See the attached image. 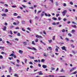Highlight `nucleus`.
<instances>
[{
    "instance_id": "1",
    "label": "nucleus",
    "mask_w": 77,
    "mask_h": 77,
    "mask_svg": "<svg viewBox=\"0 0 77 77\" xmlns=\"http://www.w3.org/2000/svg\"><path fill=\"white\" fill-rule=\"evenodd\" d=\"M61 49H62V50H65L66 51L67 50H66V49L65 48V47L63 46L61 47Z\"/></svg>"
},
{
    "instance_id": "2",
    "label": "nucleus",
    "mask_w": 77,
    "mask_h": 77,
    "mask_svg": "<svg viewBox=\"0 0 77 77\" xmlns=\"http://www.w3.org/2000/svg\"><path fill=\"white\" fill-rule=\"evenodd\" d=\"M35 37H36V38H42V37L41 35H37L35 36Z\"/></svg>"
},
{
    "instance_id": "3",
    "label": "nucleus",
    "mask_w": 77,
    "mask_h": 77,
    "mask_svg": "<svg viewBox=\"0 0 77 77\" xmlns=\"http://www.w3.org/2000/svg\"><path fill=\"white\" fill-rule=\"evenodd\" d=\"M45 15L46 17H51V15H50L49 14H47L46 13H45Z\"/></svg>"
},
{
    "instance_id": "4",
    "label": "nucleus",
    "mask_w": 77,
    "mask_h": 77,
    "mask_svg": "<svg viewBox=\"0 0 77 77\" xmlns=\"http://www.w3.org/2000/svg\"><path fill=\"white\" fill-rule=\"evenodd\" d=\"M76 69V67H74L71 69L70 70V72H72V71H74V69Z\"/></svg>"
},
{
    "instance_id": "5",
    "label": "nucleus",
    "mask_w": 77,
    "mask_h": 77,
    "mask_svg": "<svg viewBox=\"0 0 77 77\" xmlns=\"http://www.w3.org/2000/svg\"><path fill=\"white\" fill-rule=\"evenodd\" d=\"M59 49V47L58 46H56V48L55 49V51L57 52L58 51V49Z\"/></svg>"
},
{
    "instance_id": "6",
    "label": "nucleus",
    "mask_w": 77,
    "mask_h": 77,
    "mask_svg": "<svg viewBox=\"0 0 77 77\" xmlns=\"http://www.w3.org/2000/svg\"><path fill=\"white\" fill-rule=\"evenodd\" d=\"M3 30L4 31H6V26H4V28H2Z\"/></svg>"
},
{
    "instance_id": "7",
    "label": "nucleus",
    "mask_w": 77,
    "mask_h": 77,
    "mask_svg": "<svg viewBox=\"0 0 77 77\" xmlns=\"http://www.w3.org/2000/svg\"><path fill=\"white\" fill-rule=\"evenodd\" d=\"M19 53H20V54H23V51L21 50H19Z\"/></svg>"
},
{
    "instance_id": "8",
    "label": "nucleus",
    "mask_w": 77,
    "mask_h": 77,
    "mask_svg": "<svg viewBox=\"0 0 77 77\" xmlns=\"http://www.w3.org/2000/svg\"><path fill=\"white\" fill-rule=\"evenodd\" d=\"M42 67H43V68H46L47 67V65H42Z\"/></svg>"
},
{
    "instance_id": "9",
    "label": "nucleus",
    "mask_w": 77,
    "mask_h": 77,
    "mask_svg": "<svg viewBox=\"0 0 77 77\" xmlns=\"http://www.w3.org/2000/svg\"><path fill=\"white\" fill-rule=\"evenodd\" d=\"M52 19L54 20L55 21H56V20H57V18H55L54 17H52Z\"/></svg>"
},
{
    "instance_id": "10",
    "label": "nucleus",
    "mask_w": 77,
    "mask_h": 77,
    "mask_svg": "<svg viewBox=\"0 0 77 77\" xmlns=\"http://www.w3.org/2000/svg\"><path fill=\"white\" fill-rule=\"evenodd\" d=\"M45 13V12L44 11H43L42 13L41 14V16H42H42H44Z\"/></svg>"
},
{
    "instance_id": "11",
    "label": "nucleus",
    "mask_w": 77,
    "mask_h": 77,
    "mask_svg": "<svg viewBox=\"0 0 77 77\" xmlns=\"http://www.w3.org/2000/svg\"><path fill=\"white\" fill-rule=\"evenodd\" d=\"M39 73V75H43V73H42V72L40 71L38 72Z\"/></svg>"
},
{
    "instance_id": "12",
    "label": "nucleus",
    "mask_w": 77,
    "mask_h": 77,
    "mask_svg": "<svg viewBox=\"0 0 77 77\" xmlns=\"http://www.w3.org/2000/svg\"><path fill=\"white\" fill-rule=\"evenodd\" d=\"M48 41L49 43L51 44L52 42V40L51 39L50 40H48Z\"/></svg>"
},
{
    "instance_id": "13",
    "label": "nucleus",
    "mask_w": 77,
    "mask_h": 77,
    "mask_svg": "<svg viewBox=\"0 0 77 77\" xmlns=\"http://www.w3.org/2000/svg\"><path fill=\"white\" fill-rule=\"evenodd\" d=\"M11 71H12V67H10L9 71V72H11Z\"/></svg>"
},
{
    "instance_id": "14",
    "label": "nucleus",
    "mask_w": 77,
    "mask_h": 77,
    "mask_svg": "<svg viewBox=\"0 0 77 77\" xmlns=\"http://www.w3.org/2000/svg\"><path fill=\"white\" fill-rule=\"evenodd\" d=\"M31 50H32L36 51V48H35L34 47L32 48Z\"/></svg>"
},
{
    "instance_id": "15",
    "label": "nucleus",
    "mask_w": 77,
    "mask_h": 77,
    "mask_svg": "<svg viewBox=\"0 0 77 77\" xmlns=\"http://www.w3.org/2000/svg\"><path fill=\"white\" fill-rule=\"evenodd\" d=\"M32 44L33 45H36V44H35V42H34V41H33L32 42Z\"/></svg>"
},
{
    "instance_id": "16",
    "label": "nucleus",
    "mask_w": 77,
    "mask_h": 77,
    "mask_svg": "<svg viewBox=\"0 0 77 77\" xmlns=\"http://www.w3.org/2000/svg\"><path fill=\"white\" fill-rule=\"evenodd\" d=\"M41 62H45V60L44 59H42L41 60Z\"/></svg>"
},
{
    "instance_id": "17",
    "label": "nucleus",
    "mask_w": 77,
    "mask_h": 77,
    "mask_svg": "<svg viewBox=\"0 0 77 77\" xmlns=\"http://www.w3.org/2000/svg\"><path fill=\"white\" fill-rule=\"evenodd\" d=\"M72 27H73L74 28H76L77 27V26H76V25H72Z\"/></svg>"
},
{
    "instance_id": "18",
    "label": "nucleus",
    "mask_w": 77,
    "mask_h": 77,
    "mask_svg": "<svg viewBox=\"0 0 77 77\" xmlns=\"http://www.w3.org/2000/svg\"><path fill=\"white\" fill-rule=\"evenodd\" d=\"M14 76L15 77H19L18 76V75L17 74H15L14 75Z\"/></svg>"
},
{
    "instance_id": "19",
    "label": "nucleus",
    "mask_w": 77,
    "mask_h": 77,
    "mask_svg": "<svg viewBox=\"0 0 77 77\" xmlns=\"http://www.w3.org/2000/svg\"><path fill=\"white\" fill-rule=\"evenodd\" d=\"M68 36H69L70 37H71V36H72V35L70 33H69L68 34Z\"/></svg>"
},
{
    "instance_id": "20",
    "label": "nucleus",
    "mask_w": 77,
    "mask_h": 77,
    "mask_svg": "<svg viewBox=\"0 0 77 77\" xmlns=\"http://www.w3.org/2000/svg\"><path fill=\"white\" fill-rule=\"evenodd\" d=\"M52 39L53 41H54L55 40V35H54L53 36V38H52Z\"/></svg>"
},
{
    "instance_id": "21",
    "label": "nucleus",
    "mask_w": 77,
    "mask_h": 77,
    "mask_svg": "<svg viewBox=\"0 0 77 77\" xmlns=\"http://www.w3.org/2000/svg\"><path fill=\"white\" fill-rule=\"evenodd\" d=\"M35 41L36 42H38V38H36L35 40Z\"/></svg>"
},
{
    "instance_id": "22",
    "label": "nucleus",
    "mask_w": 77,
    "mask_h": 77,
    "mask_svg": "<svg viewBox=\"0 0 77 77\" xmlns=\"http://www.w3.org/2000/svg\"><path fill=\"white\" fill-rule=\"evenodd\" d=\"M66 12H67V11H66V10H64V11H63V12H63V13H64L65 14H66Z\"/></svg>"
},
{
    "instance_id": "23",
    "label": "nucleus",
    "mask_w": 77,
    "mask_h": 77,
    "mask_svg": "<svg viewBox=\"0 0 77 77\" xmlns=\"http://www.w3.org/2000/svg\"><path fill=\"white\" fill-rule=\"evenodd\" d=\"M29 57L31 59H34V57Z\"/></svg>"
},
{
    "instance_id": "24",
    "label": "nucleus",
    "mask_w": 77,
    "mask_h": 77,
    "mask_svg": "<svg viewBox=\"0 0 77 77\" xmlns=\"http://www.w3.org/2000/svg\"><path fill=\"white\" fill-rule=\"evenodd\" d=\"M22 30L23 31V32H25V31H26V30H25V29H24L22 27Z\"/></svg>"
},
{
    "instance_id": "25",
    "label": "nucleus",
    "mask_w": 77,
    "mask_h": 77,
    "mask_svg": "<svg viewBox=\"0 0 77 77\" xmlns=\"http://www.w3.org/2000/svg\"><path fill=\"white\" fill-rule=\"evenodd\" d=\"M5 48V47L0 46V49H3Z\"/></svg>"
},
{
    "instance_id": "26",
    "label": "nucleus",
    "mask_w": 77,
    "mask_h": 77,
    "mask_svg": "<svg viewBox=\"0 0 77 77\" xmlns=\"http://www.w3.org/2000/svg\"><path fill=\"white\" fill-rule=\"evenodd\" d=\"M77 71H75V72H74L72 73V74H77Z\"/></svg>"
},
{
    "instance_id": "27",
    "label": "nucleus",
    "mask_w": 77,
    "mask_h": 77,
    "mask_svg": "<svg viewBox=\"0 0 77 77\" xmlns=\"http://www.w3.org/2000/svg\"><path fill=\"white\" fill-rule=\"evenodd\" d=\"M44 56H45V57H47V54H46V53H44Z\"/></svg>"
},
{
    "instance_id": "28",
    "label": "nucleus",
    "mask_w": 77,
    "mask_h": 77,
    "mask_svg": "<svg viewBox=\"0 0 77 77\" xmlns=\"http://www.w3.org/2000/svg\"><path fill=\"white\" fill-rule=\"evenodd\" d=\"M52 24L54 25H56V23L55 22H53Z\"/></svg>"
},
{
    "instance_id": "29",
    "label": "nucleus",
    "mask_w": 77,
    "mask_h": 77,
    "mask_svg": "<svg viewBox=\"0 0 77 77\" xmlns=\"http://www.w3.org/2000/svg\"><path fill=\"white\" fill-rule=\"evenodd\" d=\"M62 14L63 16H65V14H66V13H63V12H62Z\"/></svg>"
},
{
    "instance_id": "30",
    "label": "nucleus",
    "mask_w": 77,
    "mask_h": 77,
    "mask_svg": "<svg viewBox=\"0 0 77 77\" xmlns=\"http://www.w3.org/2000/svg\"><path fill=\"white\" fill-rule=\"evenodd\" d=\"M1 15H2V16H6V14H5L4 13V14H2Z\"/></svg>"
},
{
    "instance_id": "31",
    "label": "nucleus",
    "mask_w": 77,
    "mask_h": 77,
    "mask_svg": "<svg viewBox=\"0 0 77 77\" xmlns=\"http://www.w3.org/2000/svg\"><path fill=\"white\" fill-rule=\"evenodd\" d=\"M16 23H17V24H20V21H19L18 20H17Z\"/></svg>"
},
{
    "instance_id": "32",
    "label": "nucleus",
    "mask_w": 77,
    "mask_h": 77,
    "mask_svg": "<svg viewBox=\"0 0 77 77\" xmlns=\"http://www.w3.org/2000/svg\"><path fill=\"white\" fill-rule=\"evenodd\" d=\"M7 44H9V45H11V43L9 42L8 41H7Z\"/></svg>"
},
{
    "instance_id": "33",
    "label": "nucleus",
    "mask_w": 77,
    "mask_h": 77,
    "mask_svg": "<svg viewBox=\"0 0 77 77\" xmlns=\"http://www.w3.org/2000/svg\"><path fill=\"white\" fill-rule=\"evenodd\" d=\"M17 36H21V34H20V33H17Z\"/></svg>"
},
{
    "instance_id": "34",
    "label": "nucleus",
    "mask_w": 77,
    "mask_h": 77,
    "mask_svg": "<svg viewBox=\"0 0 77 77\" xmlns=\"http://www.w3.org/2000/svg\"><path fill=\"white\" fill-rule=\"evenodd\" d=\"M69 3H70V5H73V3H72V2H69Z\"/></svg>"
},
{
    "instance_id": "35",
    "label": "nucleus",
    "mask_w": 77,
    "mask_h": 77,
    "mask_svg": "<svg viewBox=\"0 0 77 77\" xmlns=\"http://www.w3.org/2000/svg\"><path fill=\"white\" fill-rule=\"evenodd\" d=\"M0 3H1V4H2V5H4V4H5V2H0Z\"/></svg>"
},
{
    "instance_id": "36",
    "label": "nucleus",
    "mask_w": 77,
    "mask_h": 77,
    "mask_svg": "<svg viewBox=\"0 0 77 77\" xmlns=\"http://www.w3.org/2000/svg\"><path fill=\"white\" fill-rule=\"evenodd\" d=\"M11 63H12L13 64V65H15V62H10Z\"/></svg>"
},
{
    "instance_id": "37",
    "label": "nucleus",
    "mask_w": 77,
    "mask_h": 77,
    "mask_svg": "<svg viewBox=\"0 0 77 77\" xmlns=\"http://www.w3.org/2000/svg\"><path fill=\"white\" fill-rule=\"evenodd\" d=\"M14 53H12L10 55V56H14Z\"/></svg>"
},
{
    "instance_id": "38",
    "label": "nucleus",
    "mask_w": 77,
    "mask_h": 77,
    "mask_svg": "<svg viewBox=\"0 0 77 77\" xmlns=\"http://www.w3.org/2000/svg\"><path fill=\"white\" fill-rule=\"evenodd\" d=\"M48 48L50 50H52V49L51 48V47H49Z\"/></svg>"
},
{
    "instance_id": "39",
    "label": "nucleus",
    "mask_w": 77,
    "mask_h": 77,
    "mask_svg": "<svg viewBox=\"0 0 77 77\" xmlns=\"http://www.w3.org/2000/svg\"><path fill=\"white\" fill-rule=\"evenodd\" d=\"M14 16H17V14L16 13H14Z\"/></svg>"
},
{
    "instance_id": "40",
    "label": "nucleus",
    "mask_w": 77,
    "mask_h": 77,
    "mask_svg": "<svg viewBox=\"0 0 77 77\" xmlns=\"http://www.w3.org/2000/svg\"><path fill=\"white\" fill-rule=\"evenodd\" d=\"M23 44H24V45H27V42H23Z\"/></svg>"
},
{
    "instance_id": "41",
    "label": "nucleus",
    "mask_w": 77,
    "mask_h": 77,
    "mask_svg": "<svg viewBox=\"0 0 77 77\" xmlns=\"http://www.w3.org/2000/svg\"><path fill=\"white\" fill-rule=\"evenodd\" d=\"M5 12H8V10L7 9H5Z\"/></svg>"
},
{
    "instance_id": "42",
    "label": "nucleus",
    "mask_w": 77,
    "mask_h": 77,
    "mask_svg": "<svg viewBox=\"0 0 77 77\" xmlns=\"http://www.w3.org/2000/svg\"><path fill=\"white\" fill-rule=\"evenodd\" d=\"M27 48H28L30 50H32V48L29 47H28Z\"/></svg>"
},
{
    "instance_id": "43",
    "label": "nucleus",
    "mask_w": 77,
    "mask_h": 77,
    "mask_svg": "<svg viewBox=\"0 0 77 77\" xmlns=\"http://www.w3.org/2000/svg\"><path fill=\"white\" fill-rule=\"evenodd\" d=\"M51 69L52 70H54V69H55L54 68L52 67L51 68Z\"/></svg>"
},
{
    "instance_id": "44",
    "label": "nucleus",
    "mask_w": 77,
    "mask_h": 77,
    "mask_svg": "<svg viewBox=\"0 0 77 77\" xmlns=\"http://www.w3.org/2000/svg\"><path fill=\"white\" fill-rule=\"evenodd\" d=\"M34 61L35 62H38V61L37 60H34Z\"/></svg>"
},
{
    "instance_id": "45",
    "label": "nucleus",
    "mask_w": 77,
    "mask_h": 77,
    "mask_svg": "<svg viewBox=\"0 0 77 77\" xmlns=\"http://www.w3.org/2000/svg\"><path fill=\"white\" fill-rule=\"evenodd\" d=\"M5 7H8V5L7 4H5Z\"/></svg>"
},
{
    "instance_id": "46",
    "label": "nucleus",
    "mask_w": 77,
    "mask_h": 77,
    "mask_svg": "<svg viewBox=\"0 0 77 77\" xmlns=\"http://www.w3.org/2000/svg\"><path fill=\"white\" fill-rule=\"evenodd\" d=\"M55 3L56 6H58L59 4L58 3H57V2H56Z\"/></svg>"
},
{
    "instance_id": "47",
    "label": "nucleus",
    "mask_w": 77,
    "mask_h": 77,
    "mask_svg": "<svg viewBox=\"0 0 77 77\" xmlns=\"http://www.w3.org/2000/svg\"><path fill=\"white\" fill-rule=\"evenodd\" d=\"M54 75H49L48 76L49 77H54Z\"/></svg>"
},
{
    "instance_id": "48",
    "label": "nucleus",
    "mask_w": 77,
    "mask_h": 77,
    "mask_svg": "<svg viewBox=\"0 0 77 77\" xmlns=\"http://www.w3.org/2000/svg\"><path fill=\"white\" fill-rule=\"evenodd\" d=\"M72 33H74V32H75V30L74 29H73L72 30Z\"/></svg>"
},
{
    "instance_id": "49",
    "label": "nucleus",
    "mask_w": 77,
    "mask_h": 77,
    "mask_svg": "<svg viewBox=\"0 0 77 77\" xmlns=\"http://www.w3.org/2000/svg\"><path fill=\"white\" fill-rule=\"evenodd\" d=\"M29 9H33V7H29Z\"/></svg>"
},
{
    "instance_id": "50",
    "label": "nucleus",
    "mask_w": 77,
    "mask_h": 77,
    "mask_svg": "<svg viewBox=\"0 0 77 77\" xmlns=\"http://www.w3.org/2000/svg\"><path fill=\"white\" fill-rule=\"evenodd\" d=\"M29 64H30L31 65H33V63L32 62H30L29 63Z\"/></svg>"
},
{
    "instance_id": "51",
    "label": "nucleus",
    "mask_w": 77,
    "mask_h": 77,
    "mask_svg": "<svg viewBox=\"0 0 77 77\" xmlns=\"http://www.w3.org/2000/svg\"><path fill=\"white\" fill-rule=\"evenodd\" d=\"M61 38V39H62V40H63V38L62 37V36H61L60 37Z\"/></svg>"
},
{
    "instance_id": "52",
    "label": "nucleus",
    "mask_w": 77,
    "mask_h": 77,
    "mask_svg": "<svg viewBox=\"0 0 77 77\" xmlns=\"http://www.w3.org/2000/svg\"><path fill=\"white\" fill-rule=\"evenodd\" d=\"M63 6L65 7L66 6V3H64L63 4Z\"/></svg>"
},
{
    "instance_id": "53",
    "label": "nucleus",
    "mask_w": 77,
    "mask_h": 77,
    "mask_svg": "<svg viewBox=\"0 0 77 77\" xmlns=\"http://www.w3.org/2000/svg\"><path fill=\"white\" fill-rule=\"evenodd\" d=\"M67 19L66 18H64L63 19V21H66Z\"/></svg>"
},
{
    "instance_id": "54",
    "label": "nucleus",
    "mask_w": 77,
    "mask_h": 77,
    "mask_svg": "<svg viewBox=\"0 0 77 77\" xmlns=\"http://www.w3.org/2000/svg\"><path fill=\"white\" fill-rule=\"evenodd\" d=\"M41 12V11H38V12L37 14H39V13H40Z\"/></svg>"
},
{
    "instance_id": "55",
    "label": "nucleus",
    "mask_w": 77,
    "mask_h": 77,
    "mask_svg": "<svg viewBox=\"0 0 77 77\" xmlns=\"http://www.w3.org/2000/svg\"><path fill=\"white\" fill-rule=\"evenodd\" d=\"M64 71H65V70H63V69H62L60 71V72H64Z\"/></svg>"
},
{
    "instance_id": "56",
    "label": "nucleus",
    "mask_w": 77,
    "mask_h": 77,
    "mask_svg": "<svg viewBox=\"0 0 77 77\" xmlns=\"http://www.w3.org/2000/svg\"><path fill=\"white\" fill-rule=\"evenodd\" d=\"M13 24H14V25H17V23H16V22H14V23H13Z\"/></svg>"
},
{
    "instance_id": "57",
    "label": "nucleus",
    "mask_w": 77,
    "mask_h": 77,
    "mask_svg": "<svg viewBox=\"0 0 77 77\" xmlns=\"http://www.w3.org/2000/svg\"><path fill=\"white\" fill-rule=\"evenodd\" d=\"M15 40L18 41V38H15Z\"/></svg>"
},
{
    "instance_id": "58",
    "label": "nucleus",
    "mask_w": 77,
    "mask_h": 77,
    "mask_svg": "<svg viewBox=\"0 0 77 77\" xmlns=\"http://www.w3.org/2000/svg\"><path fill=\"white\" fill-rule=\"evenodd\" d=\"M12 8H16L17 6H12Z\"/></svg>"
},
{
    "instance_id": "59",
    "label": "nucleus",
    "mask_w": 77,
    "mask_h": 77,
    "mask_svg": "<svg viewBox=\"0 0 77 77\" xmlns=\"http://www.w3.org/2000/svg\"><path fill=\"white\" fill-rule=\"evenodd\" d=\"M16 66H17L19 67V66H20V65H19L18 64H16Z\"/></svg>"
},
{
    "instance_id": "60",
    "label": "nucleus",
    "mask_w": 77,
    "mask_h": 77,
    "mask_svg": "<svg viewBox=\"0 0 77 77\" xmlns=\"http://www.w3.org/2000/svg\"><path fill=\"white\" fill-rule=\"evenodd\" d=\"M66 41H69V38H66Z\"/></svg>"
},
{
    "instance_id": "61",
    "label": "nucleus",
    "mask_w": 77,
    "mask_h": 77,
    "mask_svg": "<svg viewBox=\"0 0 77 77\" xmlns=\"http://www.w3.org/2000/svg\"><path fill=\"white\" fill-rule=\"evenodd\" d=\"M71 46L72 48H74V45H71Z\"/></svg>"
},
{
    "instance_id": "62",
    "label": "nucleus",
    "mask_w": 77,
    "mask_h": 77,
    "mask_svg": "<svg viewBox=\"0 0 77 77\" xmlns=\"http://www.w3.org/2000/svg\"><path fill=\"white\" fill-rule=\"evenodd\" d=\"M3 58V56L2 55L0 56V59H2Z\"/></svg>"
},
{
    "instance_id": "63",
    "label": "nucleus",
    "mask_w": 77,
    "mask_h": 77,
    "mask_svg": "<svg viewBox=\"0 0 77 77\" xmlns=\"http://www.w3.org/2000/svg\"><path fill=\"white\" fill-rule=\"evenodd\" d=\"M22 23H23V24H25V21H22Z\"/></svg>"
},
{
    "instance_id": "64",
    "label": "nucleus",
    "mask_w": 77,
    "mask_h": 77,
    "mask_svg": "<svg viewBox=\"0 0 77 77\" xmlns=\"http://www.w3.org/2000/svg\"><path fill=\"white\" fill-rule=\"evenodd\" d=\"M65 29H63L62 30V32H65Z\"/></svg>"
}]
</instances>
